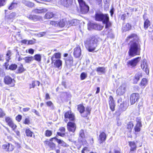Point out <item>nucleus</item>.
Masks as SVG:
<instances>
[{
    "instance_id": "1",
    "label": "nucleus",
    "mask_w": 153,
    "mask_h": 153,
    "mask_svg": "<svg viewBox=\"0 0 153 153\" xmlns=\"http://www.w3.org/2000/svg\"><path fill=\"white\" fill-rule=\"evenodd\" d=\"M130 40L128 43L129 46L128 53L130 56H134L140 55L141 50L140 41L137 35L134 33L131 34L128 36L126 40Z\"/></svg>"
},
{
    "instance_id": "2",
    "label": "nucleus",
    "mask_w": 153,
    "mask_h": 153,
    "mask_svg": "<svg viewBox=\"0 0 153 153\" xmlns=\"http://www.w3.org/2000/svg\"><path fill=\"white\" fill-rule=\"evenodd\" d=\"M97 39L94 37L88 38L85 42L86 48L90 52L95 50L97 45Z\"/></svg>"
},
{
    "instance_id": "3",
    "label": "nucleus",
    "mask_w": 153,
    "mask_h": 153,
    "mask_svg": "<svg viewBox=\"0 0 153 153\" xmlns=\"http://www.w3.org/2000/svg\"><path fill=\"white\" fill-rule=\"evenodd\" d=\"M53 138L52 137L49 139H47L44 141V143L46 146H47L50 150H55L56 153H60V150L56 149L57 147L56 144L53 142Z\"/></svg>"
},
{
    "instance_id": "4",
    "label": "nucleus",
    "mask_w": 153,
    "mask_h": 153,
    "mask_svg": "<svg viewBox=\"0 0 153 153\" xmlns=\"http://www.w3.org/2000/svg\"><path fill=\"white\" fill-rule=\"evenodd\" d=\"M80 8L81 11L83 14H85L89 10V7L84 0H77Z\"/></svg>"
},
{
    "instance_id": "5",
    "label": "nucleus",
    "mask_w": 153,
    "mask_h": 153,
    "mask_svg": "<svg viewBox=\"0 0 153 153\" xmlns=\"http://www.w3.org/2000/svg\"><path fill=\"white\" fill-rule=\"evenodd\" d=\"M95 19L97 21L102 22V23L104 21L106 20L109 17L108 14L97 13L95 14Z\"/></svg>"
},
{
    "instance_id": "6",
    "label": "nucleus",
    "mask_w": 153,
    "mask_h": 153,
    "mask_svg": "<svg viewBox=\"0 0 153 153\" xmlns=\"http://www.w3.org/2000/svg\"><path fill=\"white\" fill-rule=\"evenodd\" d=\"M64 117L65 120V122H67L69 120V121H74L75 117L73 113L71 110L66 111L64 114Z\"/></svg>"
},
{
    "instance_id": "7",
    "label": "nucleus",
    "mask_w": 153,
    "mask_h": 153,
    "mask_svg": "<svg viewBox=\"0 0 153 153\" xmlns=\"http://www.w3.org/2000/svg\"><path fill=\"white\" fill-rule=\"evenodd\" d=\"M74 122L69 121L68 122L67 127L69 132H71L72 133L75 132L76 128V125Z\"/></svg>"
},
{
    "instance_id": "8",
    "label": "nucleus",
    "mask_w": 153,
    "mask_h": 153,
    "mask_svg": "<svg viewBox=\"0 0 153 153\" xmlns=\"http://www.w3.org/2000/svg\"><path fill=\"white\" fill-rule=\"evenodd\" d=\"M141 59L140 57H138L128 61L127 64L128 66L134 67L136 66L137 63Z\"/></svg>"
},
{
    "instance_id": "9",
    "label": "nucleus",
    "mask_w": 153,
    "mask_h": 153,
    "mask_svg": "<svg viewBox=\"0 0 153 153\" xmlns=\"http://www.w3.org/2000/svg\"><path fill=\"white\" fill-rule=\"evenodd\" d=\"M136 123L134 128V133L136 134L137 133L139 132L141 130V128L142 125L141 123V122L140 119L138 118H137Z\"/></svg>"
},
{
    "instance_id": "10",
    "label": "nucleus",
    "mask_w": 153,
    "mask_h": 153,
    "mask_svg": "<svg viewBox=\"0 0 153 153\" xmlns=\"http://www.w3.org/2000/svg\"><path fill=\"white\" fill-rule=\"evenodd\" d=\"M126 85L125 84H122L117 90L116 93L117 94L119 95H123L126 91Z\"/></svg>"
},
{
    "instance_id": "11",
    "label": "nucleus",
    "mask_w": 153,
    "mask_h": 153,
    "mask_svg": "<svg viewBox=\"0 0 153 153\" xmlns=\"http://www.w3.org/2000/svg\"><path fill=\"white\" fill-rule=\"evenodd\" d=\"M128 145L130 147L129 152L131 153H134L137 150V144L134 141H129L128 142Z\"/></svg>"
},
{
    "instance_id": "12",
    "label": "nucleus",
    "mask_w": 153,
    "mask_h": 153,
    "mask_svg": "<svg viewBox=\"0 0 153 153\" xmlns=\"http://www.w3.org/2000/svg\"><path fill=\"white\" fill-rule=\"evenodd\" d=\"M59 2L64 7H69L73 3V0H60Z\"/></svg>"
},
{
    "instance_id": "13",
    "label": "nucleus",
    "mask_w": 153,
    "mask_h": 153,
    "mask_svg": "<svg viewBox=\"0 0 153 153\" xmlns=\"http://www.w3.org/2000/svg\"><path fill=\"white\" fill-rule=\"evenodd\" d=\"M79 137L80 141L82 144H86L87 143V142L85 139L86 136L84 130L82 129L80 131L79 133Z\"/></svg>"
},
{
    "instance_id": "14",
    "label": "nucleus",
    "mask_w": 153,
    "mask_h": 153,
    "mask_svg": "<svg viewBox=\"0 0 153 153\" xmlns=\"http://www.w3.org/2000/svg\"><path fill=\"white\" fill-rule=\"evenodd\" d=\"M107 135L103 131L100 132L99 135L98 140L100 144L105 142L106 140Z\"/></svg>"
},
{
    "instance_id": "15",
    "label": "nucleus",
    "mask_w": 153,
    "mask_h": 153,
    "mask_svg": "<svg viewBox=\"0 0 153 153\" xmlns=\"http://www.w3.org/2000/svg\"><path fill=\"white\" fill-rule=\"evenodd\" d=\"M91 108L89 107H87L86 110H85L81 114V116L86 119H88L89 116L90 115Z\"/></svg>"
},
{
    "instance_id": "16",
    "label": "nucleus",
    "mask_w": 153,
    "mask_h": 153,
    "mask_svg": "<svg viewBox=\"0 0 153 153\" xmlns=\"http://www.w3.org/2000/svg\"><path fill=\"white\" fill-rule=\"evenodd\" d=\"M141 67L142 69L145 71L147 74H149V69L146 60H143L141 61Z\"/></svg>"
},
{
    "instance_id": "17",
    "label": "nucleus",
    "mask_w": 153,
    "mask_h": 153,
    "mask_svg": "<svg viewBox=\"0 0 153 153\" xmlns=\"http://www.w3.org/2000/svg\"><path fill=\"white\" fill-rule=\"evenodd\" d=\"M4 81L5 83L7 84H11V86L14 85V80L8 76L5 77Z\"/></svg>"
},
{
    "instance_id": "18",
    "label": "nucleus",
    "mask_w": 153,
    "mask_h": 153,
    "mask_svg": "<svg viewBox=\"0 0 153 153\" xmlns=\"http://www.w3.org/2000/svg\"><path fill=\"white\" fill-rule=\"evenodd\" d=\"M139 94H138L134 93L132 94L130 97V100L131 105L134 104L138 99Z\"/></svg>"
},
{
    "instance_id": "19",
    "label": "nucleus",
    "mask_w": 153,
    "mask_h": 153,
    "mask_svg": "<svg viewBox=\"0 0 153 153\" xmlns=\"http://www.w3.org/2000/svg\"><path fill=\"white\" fill-rule=\"evenodd\" d=\"M81 54V50L79 47H77L74 49V54L76 58L80 56Z\"/></svg>"
},
{
    "instance_id": "20",
    "label": "nucleus",
    "mask_w": 153,
    "mask_h": 153,
    "mask_svg": "<svg viewBox=\"0 0 153 153\" xmlns=\"http://www.w3.org/2000/svg\"><path fill=\"white\" fill-rule=\"evenodd\" d=\"M59 131L57 132L56 135L62 137H63L65 135V128L64 127H60L59 129Z\"/></svg>"
},
{
    "instance_id": "21",
    "label": "nucleus",
    "mask_w": 153,
    "mask_h": 153,
    "mask_svg": "<svg viewBox=\"0 0 153 153\" xmlns=\"http://www.w3.org/2000/svg\"><path fill=\"white\" fill-rule=\"evenodd\" d=\"M134 124L132 121L129 122L127 124L126 128L127 131L129 133H131L133 128L134 127Z\"/></svg>"
},
{
    "instance_id": "22",
    "label": "nucleus",
    "mask_w": 153,
    "mask_h": 153,
    "mask_svg": "<svg viewBox=\"0 0 153 153\" xmlns=\"http://www.w3.org/2000/svg\"><path fill=\"white\" fill-rule=\"evenodd\" d=\"M25 133L26 136L27 137H32L33 135V137L35 138V135L34 134V133L31 131L30 129L27 128L25 130Z\"/></svg>"
},
{
    "instance_id": "23",
    "label": "nucleus",
    "mask_w": 153,
    "mask_h": 153,
    "mask_svg": "<svg viewBox=\"0 0 153 153\" xmlns=\"http://www.w3.org/2000/svg\"><path fill=\"white\" fill-rule=\"evenodd\" d=\"M52 63H53L54 65L58 69H60L62 65V61L59 59H57L56 60H55L54 62H52Z\"/></svg>"
},
{
    "instance_id": "24",
    "label": "nucleus",
    "mask_w": 153,
    "mask_h": 153,
    "mask_svg": "<svg viewBox=\"0 0 153 153\" xmlns=\"http://www.w3.org/2000/svg\"><path fill=\"white\" fill-rule=\"evenodd\" d=\"M27 17L30 20L36 21L41 18L40 16L35 15L29 14L27 16Z\"/></svg>"
},
{
    "instance_id": "25",
    "label": "nucleus",
    "mask_w": 153,
    "mask_h": 153,
    "mask_svg": "<svg viewBox=\"0 0 153 153\" xmlns=\"http://www.w3.org/2000/svg\"><path fill=\"white\" fill-rule=\"evenodd\" d=\"M109 17L107 18L106 20L104 21V22L103 23V24H105V30L106 29V30L109 28L111 26V23L109 21Z\"/></svg>"
},
{
    "instance_id": "26",
    "label": "nucleus",
    "mask_w": 153,
    "mask_h": 153,
    "mask_svg": "<svg viewBox=\"0 0 153 153\" xmlns=\"http://www.w3.org/2000/svg\"><path fill=\"white\" fill-rule=\"evenodd\" d=\"M10 146V144L9 143H7L3 144L2 145V149L6 151H12L14 149L13 148H12L11 149H10L9 147Z\"/></svg>"
},
{
    "instance_id": "27",
    "label": "nucleus",
    "mask_w": 153,
    "mask_h": 153,
    "mask_svg": "<svg viewBox=\"0 0 153 153\" xmlns=\"http://www.w3.org/2000/svg\"><path fill=\"white\" fill-rule=\"evenodd\" d=\"M141 76V74L140 73H138L136 74L135 75L133 79V83L134 84H137Z\"/></svg>"
},
{
    "instance_id": "28",
    "label": "nucleus",
    "mask_w": 153,
    "mask_h": 153,
    "mask_svg": "<svg viewBox=\"0 0 153 153\" xmlns=\"http://www.w3.org/2000/svg\"><path fill=\"white\" fill-rule=\"evenodd\" d=\"M61 57V54L59 53H56L54 54L51 58L52 62H54L55 60L59 59Z\"/></svg>"
},
{
    "instance_id": "29",
    "label": "nucleus",
    "mask_w": 153,
    "mask_h": 153,
    "mask_svg": "<svg viewBox=\"0 0 153 153\" xmlns=\"http://www.w3.org/2000/svg\"><path fill=\"white\" fill-rule=\"evenodd\" d=\"M131 27V25L129 23H127L123 27L122 30L123 31L126 32L130 30Z\"/></svg>"
},
{
    "instance_id": "30",
    "label": "nucleus",
    "mask_w": 153,
    "mask_h": 153,
    "mask_svg": "<svg viewBox=\"0 0 153 153\" xmlns=\"http://www.w3.org/2000/svg\"><path fill=\"white\" fill-rule=\"evenodd\" d=\"M46 10L45 9H35L32 11V12L36 13H41L45 12Z\"/></svg>"
},
{
    "instance_id": "31",
    "label": "nucleus",
    "mask_w": 153,
    "mask_h": 153,
    "mask_svg": "<svg viewBox=\"0 0 153 153\" xmlns=\"http://www.w3.org/2000/svg\"><path fill=\"white\" fill-rule=\"evenodd\" d=\"M23 59L24 60L25 63H29L33 60V59L32 56H26L23 58Z\"/></svg>"
},
{
    "instance_id": "32",
    "label": "nucleus",
    "mask_w": 153,
    "mask_h": 153,
    "mask_svg": "<svg viewBox=\"0 0 153 153\" xmlns=\"http://www.w3.org/2000/svg\"><path fill=\"white\" fill-rule=\"evenodd\" d=\"M148 81L146 78H143L140 83V85L142 88H144L147 84Z\"/></svg>"
},
{
    "instance_id": "33",
    "label": "nucleus",
    "mask_w": 153,
    "mask_h": 153,
    "mask_svg": "<svg viewBox=\"0 0 153 153\" xmlns=\"http://www.w3.org/2000/svg\"><path fill=\"white\" fill-rule=\"evenodd\" d=\"M53 14L51 12H48L45 14V18L47 19H49L53 16Z\"/></svg>"
},
{
    "instance_id": "34",
    "label": "nucleus",
    "mask_w": 153,
    "mask_h": 153,
    "mask_svg": "<svg viewBox=\"0 0 153 153\" xmlns=\"http://www.w3.org/2000/svg\"><path fill=\"white\" fill-rule=\"evenodd\" d=\"M73 59L72 57L67 58L65 60V63L67 65H72L73 63Z\"/></svg>"
},
{
    "instance_id": "35",
    "label": "nucleus",
    "mask_w": 153,
    "mask_h": 153,
    "mask_svg": "<svg viewBox=\"0 0 153 153\" xmlns=\"http://www.w3.org/2000/svg\"><path fill=\"white\" fill-rule=\"evenodd\" d=\"M10 127L13 131H15L17 127V126L15 124L13 121H12L11 123L8 124V125Z\"/></svg>"
},
{
    "instance_id": "36",
    "label": "nucleus",
    "mask_w": 153,
    "mask_h": 153,
    "mask_svg": "<svg viewBox=\"0 0 153 153\" xmlns=\"http://www.w3.org/2000/svg\"><path fill=\"white\" fill-rule=\"evenodd\" d=\"M103 26L100 25L94 24V29L97 30H101L103 28Z\"/></svg>"
},
{
    "instance_id": "37",
    "label": "nucleus",
    "mask_w": 153,
    "mask_h": 153,
    "mask_svg": "<svg viewBox=\"0 0 153 153\" xmlns=\"http://www.w3.org/2000/svg\"><path fill=\"white\" fill-rule=\"evenodd\" d=\"M45 135L46 137H50L52 134V131L48 129L46 130L45 131Z\"/></svg>"
},
{
    "instance_id": "38",
    "label": "nucleus",
    "mask_w": 153,
    "mask_h": 153,
    "mask_svg": "<svg viewBox=\"0 0 153 153\" xmlns=\"http://www.w3.org/2000/svg\"><path fill=\"white\" fill-rule=\"evenodd\" d=\"M105 34L107 35V37H108L112 39L114 37V35L111 30H110L107 33L105 32Z\"/></svg>"
},
{
    "instance_id": "39",
    "label": "nucleus",
    "mask_w": 153,
    "mask_h": 153,
    "mask_svg": "<svg viewBox=\"0 0 153 153\" xmlns=\"http://www.w3.org/2000/svg\"><path fill=\"white\" fill-rule=\"evenodd\" d=\"M42 56L39 54H36L34 56V59L39 62L41 61Z\"/></svg>"
},
{
    "instance_id": "40",
    "label": "nucleus",
    "mask_w": 153,
    "mask_h": 153,
    "mask_svg": "<svg viewBox=\"0 0 153 153\" xmlns=\"http://www.w3.org/2000/svg\"><path fill=\"white\" fill-rule=\"evenodd\" d=\"M23 123L25 125H29L31 123L30 118L29 117L25 118Z\"/></svg>"
},
{
    "instance_id": "41",
    "label": "nucleus",
    "mask_w": 153,
    "mask_h": 153,
    "mask_svg": "<svg viewBox=\"0 0 153 153\" xmlns=\"http://www.w3.org/2000/svg\"><path fill=\"white\" fill-rule=\"evenodd\" d=\"M17 3L16 2H14V1L11 3L10 5L8 7V9L10 10L13 9L15 7H17Z\"/></svg>"
},
{
    "instance_id": "42",
    "label": "nucleus",
    "mask_w": 153,
    "mask_h": 153,
    "mask_svg": "<svg viewBox=\"0 0 153 153\" xmlns=\"http://www.w3.org/2000/svg\"><path fill=\"white\" fill-rule=\"evenodd\" d=\"M11 55V52L10 51H8L6 54V59L7 62H9V60L10 59V56Z\"/></svg>"
},
{
    "instance_id": "43",
    "label": "nucleus",
    "mask_w": 153,
    "mask_h": 153,
    "mask_svg": "<svg viewBox=\"0 0 153 153\" xmlns=\"http://www.w3.org/2000/svg\"><path fill=\"white\" fill-rule=\"evenodd\" d=\"M17 68V66L16 64H12L9 66L8 70H14L16 69Z\"/></svg>"
},
{
    "instance_id": "44",
    "label": "nucleus",
    "mask_w": 153,
    "mask_h": 153,
    "mask_svg": "<svg viewBox=\"0 0 153 153\" xmlns=\"http://www.w3.org/2000/svg\"><path fill=\"white\" fill-rule=\"evenodd\" d=\"M5 120L7 125L13 121L12 119L9 117H5Z\"/></svg>"
},
{
    "instance_id": "45",
    "label": "nucleus",
    "mask_w": 153,
    "mask_h": 153,
    "mask_svg": "<svg viewBox=\"0 0 153 153\" xmlns=\"http://www.w3.org/2000/svg\"><path fill=\"white\" fill-rule=\"evenodd\" d=\"M58 25L60 27H64L65 24L64 20L63 19L61 20L59 22H58Z\"/></svg>"
},
{
    "instance_id": "46",
    "label": "nucleus",
    "mask_w": 153,
    "mask_h": 153,
    "mask_svg": "<svg viewBox=\"0 0 153 153\" xmlns=\"http://www.w3.org/2000/svg\"><path fill=\"white\" fill-rule=\"evenodd\" d=\"M78 111L82 114L85 110L84 106H78L77 108Z\"/></svg>"
},
{
    "instance_id": "47",
    "label": "nucleus",
    "mask_w": 153,
    "mask_h": 153,
    "mask_svg": "<svg viewBox=\"0 0 153 153\" xmlns=\"http://www.w3.org/2000/svg\"><path fill=\"white\" fill-rule=\"evenodd\" d=\"M96 71L97 72L103 73L105 72V68L103 67H99L97 68Z\"/></svg>"
},
{
    "instance_id": "48",
    "label": "nucleus",
    "mask_w": 153,
    "mask_h": 153,
    "mask_svg": "<svg viewBox=\"0 0 153 153\" xmlns=\"http://www.w3.org/2000/svg\"><path fill=\"white\" fill-rule=\"evenodd\" d=\"M109 105H115L114 101L112 96H110L109 97Z\"/></svg>"
},
{
    "instance_id": "49",
    "label": "nucleus",
    "mask_w": 153,
    "mask_h": 153,
    "mask_svg": "<svg viewBox=\"0 0 153 153\" xmlns=\"http://www.w3.org/2000/svg\"><path fill=\"white\" fill-rule=\"evenodd\" d=\"M149 21L148 19H146L144 23V27L145 29H147L148 28L149 26L150 25Z\"/></svg>"
},
{
    "instance_id": "50",
    "label": "nucleus",
    "mask_w": 153,
    "mask_h": 153,
    "mask_svg": "<svg viewBox=\"0 0 153 153\" xmlns=\"http://www.w3.org/2000/svg\"><path fill=\"white\" fill-rule=\"evenodd\" d=\"M22 116L20 114H18L15 117L16 120L18 122H20L22 119Z\"/></svg>"
},
{
    "instance_id": "51",
    "label": "nucleus",
    "mask_w": 153,
    "mask_h": 153,
    "mask_svg": "<svg viewBox=\"0 0 153 153\" xmlns=\"http://www.w3.org/2000/svg\"><path fill=\"white\" fill-rule=\"evenodd\" d=\"M87 77V74L85 72L82 73L80 75V78L81 80L84 79Z\"/></svg>"
},
{
    "instance_id": "52",
    "label": "nucleus",
    "mask_w": 153,
    "mask_h": 153,
    "mask_svg": "<svg viewBox=\"0 0 153 153\" xmlns=\"http://www.w3.org/2000/svg\"><path fill=\"white\" fill-rule=\"evenodd\" d=\"M94 23H89L88 25V29L89 30H91L92 29H94Z\"/></svg>"
},
{
    "instance_id": "53",
    "label": "nucleus",
    "mask_w": 153,
    "mask_h": 153,
    "mask_svg": "<svg viewBox=\"0 0 153 153\" xmlns=\"http://www.w3.org/2000/svg\"><path fill=\"white\" fill-rule=\"evenodd\" d=\"M18 71L19 73H21L24 71V68L22 65H21L19 67Z\"/></svg>"
},
{
    "instance_id": "54",
    "label": "nucleus",
    "mask_w": 153,
    "mask_h": 153,
    "mask_svg": "<svg viewBox=\"0 0 153 153\" xmlns=\"http://www.w3.org/2000/svg\"><path fill=\"white\" fill-rule=\"evenodd\" d=\"M51 25H52L54 26H58V22L57 21H51L50 23Z\"/></svg>"
},
{
    "instance_id": "55",
    "label": "nucleus",
    "mask_w": 153,
    "mask_h": 153,
    "mask_svg": "<svg viewBox=\"0 0 153 153\" xmlns=\"http://www.w3.org/2000/svg\"><path fill=\"white\" fill-rule=\"evenodd\" d=\"M53 137V138L54 140H56V141L57 143L59 144H62L63 140H62L60 139H58L56 137Z\"/></svg>"
},
{
    "instance_id": "56",
    "label": "nucleus",
    "mask_w": 153,
    "mask_h": 153,
    "mask_svg": "<svg viewBox=\"0 0 153 153\" xmlns=\"http://www.w3.org/2000/svg\"><path fill=\"white\" fill-rule=\"evenodd\" d=\"M7 0H0V6L4 5L6 3Z\"/></svg>"
},
{
    "instance_id": "57",
    "label": "nucleus",
    "mask_w": 153,
    "mask_h": 153,
    "mask_svg": "<svg viewBox=\"0 0 153 153\" xmlns=\"http://www.w3.org/2000/svg\"><path fill=\"white\" fill-rule=\"evenodd\" d=\"M61 144V146L64 147H67L69 146V145L67 143H66L64 141H63Z\"/></svg>"
},
{
    "instance_id": "58",
    "label": "nucleus",
    "mask_w": 153,
    "mask_h": 153,
    "mask_svg": "<svg viewBox=\"0 0 153 153\" xmlns=\"http://www.w3.org/2000/svg\"><path fill=\"white\" fill-rule=\"evenodd\" d=\"M36 85L35 82V81H33L32 82V84H30L29 88H34Z\"/></svg>"
},
{
    "instance_id": "59",
    "label": "nucleus",
    "mask_w": 153,
    "mask_h": 153,
    "mask_svg": "<svg viewBox=\"0 0 153 153\" xmlns=\"http://www.w3.org/2000/svg\"><path fill=\"white\" fill-rule=\"evenodd\" d=\"M117 102L120 105H122L123 104H124V102L122 101V100L121 98H120L118 100Z\"/></svg>"
},
{
    "instance_id": "60",
    "label": "nucleus",
    "mask_w": 153,
    "mask_h": 153,
    "mask_svg": "<svg viewBox=\"0 0 153 153\" xmlns=\"http://www.w3.org/2000/svg\"><path fill=\"white\" fill-rule=\"evenodd\" d=\"M45 34H46V32H40L38 34V36L39 37H42V36H45Z\"/></svg>"
},
{
    "instance_id": "61",
    "label": "nucleus",
    "mask_w": 153,
    "mask_h": 153,
    "mask_svg": "<svg viewBox=\"0 0 153 153\" xmlns=\"http://www.w3.org/2000/svg\"><path fill=\"white\" fill-rule=\"evenodd\" d=\"M16 58H18V60L19 61H20L22 60L23 59V58H22L20 56H19V52L17 53V54H16Z\"/></svg>"
},
{
    "instance_id": "62",
    "label": "nucleus",
    "mask_w": 153,
    "mask_h": 153,
    "mask_svg": "<svg viewBox=\"0 0 153 153\" xmlns=\"http://www.w3.org/2000/svg\"><path fill=\"white\" fill-rule=\"evenodd\" d=\"M8 62H9L7 61L6 62L4 63V66L5 67V69L7 70H8V66L9 65V64L8 63Z\"/></svg>"
},
{
    "instance_id": "63",
    "label": "nucleus",
    "mask_w": 153,
    "mask_h": 153,
    "mask_svg": "<svg viewBox=\"0 0 153 153\" xmlns=\"http://www.w3.org/2000/svg\"><path fill=\"white\" fill-rule=\"evenodd\" d=\"M75 20H72L70 21V24L71 25H75L76 24L75 23Z\"/></svg>"
},
{
    "instance_id": "64",
    "label": "nucleus",
    "mask_w": 153,
    "mask_h": 153,
    "mask_svg": "<svg viewBox=\"0 0 153 153\" xmlns=\"http://www.w3.org/2000/svg\"><path fill=\"white\" fill-rule=\"evenodd\" d=\"M114 153H122L120 150H117V149H114Z\"/></svg>"
}]
</instances>
